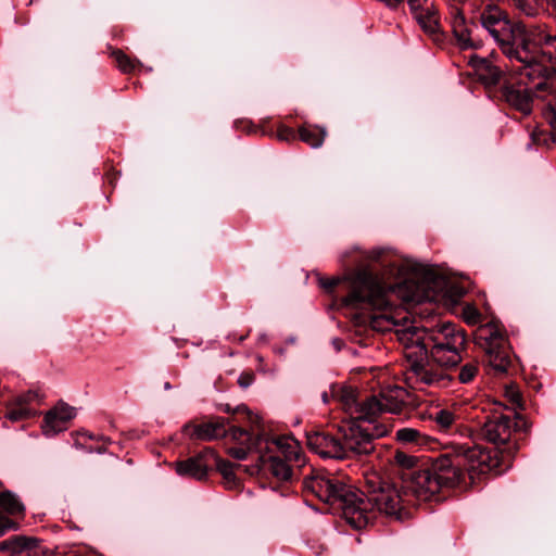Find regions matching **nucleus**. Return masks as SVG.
<instances>
[{
	"label": "nucleus",
	"instance_id": "nucleus-1",
	"mask_svg": "<svg viewBox=\"0 0 556 556\" xmlns=\"http://www.w3.org/2000/svg\"><path fill=\"white\" fill-rule=\"evenodd\" d=\"M391 466L395 483L376 471L367 472L361 493L324 469H312L303 480V491L341 511L356 529L369 522V506L401 521L410 519L417 510V458L397 450Z\"/></svg>",
	"mask_w": 556,
	"mask_h": 556
},
{
	"label": "nucleus",
	"instance_id": "nucleus-2",
	"mask_svg": "<svg viewBox=\"0 0 556 556\" xmlns=\"http://www.w3.org/2000/svg\"><path fill=\"white\" fill-rule=\"evenodd\" d=\"M481 26L490 34L502 53L520 67L510 72L502 88L506 103L529 115L535 96L553 87L551 74L556 70V36L541 26L513 22L497 5H485L479 16Z\"/></svg>",
	"mask_w": 556,
	"mask_h": 556
},
{
	"label": "nucleus",
	"instance_id": "nucleus-3",
	"mask_svg": "<svg viewBox=\"0 0 556 556\" xmlns=\"http://www.w3.org/2000/svg\"><path fill=\"white\" fill-rule=\"evenodd\" d=\"M526 430L527 421L520 414H493L483 422L480 435L494 450L462 444L456 447L454 458L447 454H419V502L430 501L442 488L460 485L467 473L484 475L508 468L518 450L516 435Z\"/></svg>",
	"mask_w": 556,
	"mask_h": 556
},
{
	"label": "nucleus",
	"instance_id": "nucleus-4",
	"mask_svg": "<svg viewBox=\"0 0 556 556\" xmlns=\"http://www.w3.org/2000/svg\"><path fill=\"white\" fill-rule=\"evenodd\" d=\"M466 288L450 279L438 266L419 263V356L421 351L435 366L419 363V382L443 388L450 377L443 367L455 366L466 346L465 330L443 320L438 303L453 307L466 295Z\"/></svg>",
	"mask_w": 556,
	"mask_h": 556
},
{
	"label": "nucleus",
	"instance_id": "nucleus-5",
	"mask_svg": "<svg viewBox=\"0 0 556 556\" xmlns=\"http://www.w3.org/2000/svg\"><path fill=\"white\" fill-rule=\"evenodd\" d=\"M387 281L374 274L368 267L348 271L342 277L320 279V286L327 292L340 287L348 291L341 301L345 306L367 304L372 309L387 311L390 306L389 294H395L403 302H412L417 295V263L393 262L388 271Z\"/></svg>",
	"mask_w": 556,
	"mask_h": 556
},
{
	"label": "nucleus",
	"instance_id": "nucleus-6",
	"mask_svg": "<svg viewBox=\"0 0 556 556\" xmlns=\"http://www.w3.org/2000/svg\"><path fill=\"white\" fill-rule=\"evenodd\" d=\"M390 432L389 426L367 428L354 424H344L340 437L324 431L306 433V443L311 451L323 458L343 459L354 455H368L374 448V440Z\"/></svg>",
	"mask_w": 556,
	"mask_h": 556
},
{
	"label": "nucleus",
	"instance_id": "nucleus-7",
	"mask_svg": "<svg viewBox=\"0 0 556 556\" xmlns=\"http://www.w3.org/2000/svg\"><path fill=\"white\" fill-rule=\"evenodd\" d=\"M265 447L267 452L258 456L261 466L279 481L292 480L295 469L306 463L299 442L291 437L267 440Z\"/></svg>",
	"mask_w": 556,
	"mask_h": 556
},
{
	"label": "nucleus",
	"instance_id": "nucleus-8",
	"mask_svg": "<svg viewBox=\"0 0 556 556\" xmlns=\"http://www.w3.org/2000/svg\"><path fill=\"white\" fill-rule=\"evenodd\" d=\"M408 366L404 372V382L406 388L399 386H388L380 390L376 396L379 410L375 414V424H380L378 418L382 413L397 414L402 412L407 403V399L413 396L412 392L417 383V357L412 353L407 355Z\"/></svg>",
	"mask_w": 556,
	"mask_h": 556
},
{
	"label": "nucleus",
	"instance_id": "nucleus-9",
	"mask_svg": "<svg viewBox=\"0 0 556 556\" xmlns=\"http://www.w3.org/2000/svg\"><path fill=\"white\" fill-rule=\"evenodd\" d=\"M233 413L244 415V418L252 427H257L260 424V417L252 414L244 405L238 406ZM227 437L238 444V446L228 447L227 453L229 456L239 460L245 459L252 451H256L261 455L263 452V444L266 445L267 441L263 434L255 432L253 428H251V430H247L236 426L228 429Z\"/></svg>",
	"mask_w": 556,
	"mask_h": 556
},
{
	"label": "nucleus",
	"instance_id": "nucleus-10",
	"mask_svg": "<svg viewBox=\"0 0 556 556\" xmlns=\"http://www.w3.org/2000/svg\"><path fill=\"white\" fill-rule=\"evenodd\" d=\"M344 412L350 416V420L345 424L356 422L358 426L367 428L368 425L388 426V424H375V414L379 410L376 396H368L363 401H358L357 391L352 387H342L336 393ZM391 428V426L389 425Z\"/></svg>",
	"mask_w": 556,
	"mask_h": 556
},
{
	"label": "nucleus",
	"instance_id": "nucleus-11",
	"mask_svg": "<svg viewBox=\"0 0 556 556\" xmlns=\"http://www.w3.org/2000/svg\"><path fill=\"white\" fill-rule=\"evenodd\" d=\"M429 0H419V28L426 39L437 47H442L446 41V34L441 24V16L433 3Z\"/></svg>",
	"mask_w": 556,
	"mask_h": 556
},
{
	"label": "nucleus",
	"instance_id": "nucleus-12",
	"mask_svg": "<svg viewBox=\"0 0 556 556\" xmlns=\"http://www.w3.org/2000/svg\"><path fill=\"white\" fill-rule=\"evenodd\" d=\"M459 409L456 407L444 408L440 405H429L419 402V420L429 421L431 427L440 432H447L457 426Z\"/></svg>",
	"mask_w": 556,
	"mask_h": 556
},
{
	"label": "nucleus",
	"instance_id": "nucleus-13",
	"mask_svg": "<svg viewBox=\"0 0 556 556\" xmlns=\"http://www.w3.org/2000/svg\"><path fill=\"white\" fill-rule=\"evenodd\" d=\"M211 459H215V451L211 447H205L192 457L176 462L175 470L181 477L203 480L206 478L211 467Z\"/></svg>",
	"mask_w": 556,
	"mask_h": 556
},
{
	"label": "nucleus",
	"instance_id": "nucleus-14",
	"mask_svg": "<svg viewBox=\"0 0 556 556\" xmlns=\"http://www.w3.org/2000/svg\"><path fill=\"white\" fill-rule=\"evenodd\" d=\"M469 64L470 66L476 71L479 79L486 86H495L502 81L501 89L504 85L505 77L513 71L520 67V63L518 65H513V67L507 71L506 73H503V71L493 64V62L486 58H481L478 55H471L469 58ZM502 99L506 102V100L503 97V92L501 91Z\"/></svg>",
	"mask_w": 556,
	"mask_h": 556
},
{
	"label": "nucleus",
	"instance_id": "nucleus-15",
	"mask_svg": "<svg viewBox=\"0 0 556 556\" xmlns=\"http://www.w3.org/2000/svg\"><path fill=\"white\" fill-rule=\"evenodd\" d=\"M226 426L227 420L225 418L215 417L206 422L187 424L182 431L191 440L212 441L228 435Z\"/></svg>",
	"mask_w": 556,
	"mask_h": 556
},
{
	"label": "nucleus",
	"instance_id": "nucleus-16",
	"mask_svg": "<svg viewBox=\"0 0 556 556\" xmlns=\"http://www.w3.org/2000/svg\"><path fill=\"white\" fill-rule=\"evenodd\" d=\"M75 417V408L60 403L50 409L43 419L46 434H54L66 429V424Z\"/></svg>",
	"mask_w": 556,
	"mask_h": 556
},
{
	"label": "nucleus",
	"instance_id": "nucleus-17",
	"mask_svg": "<svg viewBox=\"0 0 556 556\" xmlns=\"http://www.w3.org/2000/svg\"><path fill=\"white\" fill-rule=\"evenodd\" d=\"M475 338L477 344H479L484 351L498 349V346H504L508 343L502 328L495 321L481 325L477 329Z\"/></svg>",
	"mask_w": 556,
	"mask_h": 556
},
{
	"label": "nucleus",
	"instance_id": "nucleus-18",
	"mask_svg": "<svg viewBox=\"0 0 556 556\" xmlns=\"http://www.w3.org/2000/svg\"><path fill=\"white\" fill-rule=\"evenodd\" d=\"M2 548L9 549L10 556H49L43 553L38 540L25 536H15L2 542Z\"/></svg>",
	"mask_w": 556,
	"mask_h": 556
},
{
	"label": "nucleus",
	"instance_id": "nucleus-19",
	"mask_svg": "<svg viewBox=\"0 0 556 556\" xmlns=\"http://www.w3.org/2000/svg\"><path fill=\"white\" fill-rule=\"evenodd\" d=\"M451 27L452 31L463 48L471 47L470 33L466 25V18L458 5L451 7Z\"/></svg>",
	"mask_w": 556,
	"mask_h": 556
},
{
	"label": "nucleus",
	"instance_id": "nucleus-20",
	"mask_svg": "<svg viewBox=\"0 0 556 556\" xmlns=\"http://www.w3.org/2000/svg\"><path fill=\"white\" fill-rule=\"evenodd\" d=\"M485 352V363L495 374H505L511 363L508 343L498 349H491Z\"/></svg>",
	"mask_w": 556,
	"mask_h": 556
},
{
	"label": "nucleus",
	"instance_id": "nucleus-21",
	"mask_svg": "<svg viewBox=\"0 0 556 556\" xmlns=\"http://www.w3.org/2000/svg\"><path fill=\"white\" fill-rule=\"evenodd\" d=\"M298 134L301 141L314 149H317L323 146L327 136V130L325 127L304 123L299 127Z\"/></svg>",
	"mask_w": 556,
	"mask_h": 556
},
{
	"label": "nucleus",
	"instance_id": "nucleus-22",
	"mask_svg": "<svg viewBox=\"0 0 556 556\" xmlns=\"http://www.w3.org/2000/svg\"><path fill=\"white\" fill-rule=\"evenodd\" d=\"M35 397V394L18 396L15 402L7 408L5 417L12 421H20L29 418L33 415V409L29 407V401Z\"/></svg>",
	"mask_w": 556,
	"mask_h": 556
},
{
	"label": "nucleus",
	"instance_id": "nucleus-23",
	"mask_svg": "<svg viewBox=\"0 0 556 556\" xmlns=\"http://www.w3.org/2000/svg\"><path fill=\"white\" fill-rule=\"evenodd\" d=\"M551 81L553 83V87H548L543 92L544 96H535L534 99L536 98L546 101L544 117L551 125L552 129L556 131V70L551 74Z\"/></svg>",
	"mask_w": 556,
	"mask_h": 556
},
{
	"label": "nucleus",
	"instance_id": "nucleus-24",
	"mask_svg": "<svg viewBox=\"0 0 556 556\" xmlns=\"http://www.w3.org/2000/svg\"><path fill=\"white\" fill-rule=\"evenodd\" d=\"M0 507L10 515H20L24 511V505L11 491L0 493Z\"/></svg>",
	"mask_w": 556,
	"mask_h": 556
},
{
	"label": "nucleus",
	"instance_id": "nucleus-25",
	"mask_svg": "<svg viewBox=\"0 0 556 556\" xmlns=\"http://www.w3.org/2000/svg\"><path fill=\"white\" fill-rule=\"evenodd\" d=\"M111 56L114 59L117 68L124 74L132 73L140 62L136 59H131L124 51L115 49L111 52Z\"/></svg>",
	"mask_w": 556,
	"mask_h": 556
},
{
	"label": "nucleus",
	"instance_id": "nucleus-26",
	"mask_svg": "<svg viewBox=\"0 0 556 556\" xmlns=\"http://www.w3.org/2000/svg\"><path fill=\"white\" fill-rule=\"evenodd\" d=\"M213 465L216 466L217 470L222 473L227 483L235 484L236 475L235 465L232 463L222 459L215 454V459H211V467Z\"/></svg>",
	"mask_w": 556,
	"mask_h": 556
},
{
	"label": "nucleus",
	"instance_id": "nucleus-27",
	"mask_svg": "<svg viewBox=\"0 0 556 556\" xmlns=\"http://www.w3.org/2000/svg\"><path fill=\"white\" fill-rule=\"evenodd\" d=\"M460 317L468 326L479 325L483 320V316L478 307L469 302L464 303L462 306Z\"/></svg>",
	"mask_w": 556,
	"mask_h": 556
},
{
	"label": "nucleus",
	"instance_id": "nucleus-28",
	"mask_svg": "<svg viewBox=\"0 0 556 556\" xmlns=\"http://www.w3.org/2000/svg\"><path fill=\"white\" fill-rule=\"evenodd\" d=\"M504 396H505L506 401L511 406V410H513L511 415L517 413V409L523 408L522 395L517 386H514V384L506 386L505 390H504Z\"/></svg>",
	"mask_w": 556,
	"mask_h": 556
},
{
	"label": "nucleus",
	"instance_id": "nucleus-29",
	"mask_svg": "<svg viewBox=\"0 0 556 556\" xmlns=\"http://www.w3.org/2000/svg\"><path fill=\"white\" fill-rule=\"evenodd\" d=\"M517 10L527 16L536 15L542 9V0H513Z\"/></svg>",
	"mask_w": 556,
	"mask_h": 556
},
{
	"label": "nucleus",
	"instance_id": "nucleus-30",
	"mask_svg": "<svg viewBox=\"0 0 556 556\" xmlns=\"http://www.w3.org/2000/svg\"><path fill=\"white\" fill-rule=\"evenodd\" d=\"M399 341L406 348H414L417 344V328L409 326L397 331Z\"/></svg>",
	"mask_w": 556,
	"mask_h": 556
},
{
	"label": "nucleus",
	"instance_id": "nucleus-31",
	"mask_svg": "<svg viewBox=\"0 0 556 556\" xmlns=\"http://www.w3.org/2000/svg\"><path fill=\"white\" fill-rule=\"evenodd\" d=\"M478 370H479V367H478L477 363H475V362L466 363L459 369L458 380L462 383H469L475 379V377L478 374Z\"/></svg>",
	"mask_w": 556,
	"mask_h": 556
},
{
	"label": "nucleus",
	"instance_id": "nucleus-32",
	"mask_svg": "<svg viewBox=\"0 0 556 556\" xmlns=\"http://www.w3.org/2000/svg\"><path fill=\"white\" fill-rule=\"evenodd\" d=\"M275 136L278 140L287 142L294 141L296 139V132L294 129L283 124L278 125Z\"/></svg>",
	"mask_w": 556,
	"mask_h": 556
},
{
	"label": "nucleus",
	"instance_id": "nucleus-33",
	"mask_svg": "<svg viewBox=\"0 0 556 556\" xmlns=\"http://www.w3.org/2000/svg\"><path fill=\"white\" fill-rule=\"evenodd\" d=\"M418 445H419V453H420L421 451H437L440 446V443L435 439H432L428 435H421L419 433Z\"/></svg>",
	"mask_w": 556,
	"mask_h": 556
},
{
	"label": "nucleus",
	"instance_id": "nucleus-34",
	"mask_svg": "<svg viewBox=\"0 0 556 556\" xmlns=\"http://www.w3.org/2000/svg\"><path fill=\"white\" fill-rule=\"evenodd\" d=\"M396 439L401 442H414L417 440V430L412 428H403L397 430Z\"/></svg>",
	"mask_w": 556,
	"mask_h": 556
},
{
	"label": "nucleus",
	"instance_id": "nucleus-35",
	"mask_svg": "<svg viewBox=\"0 0 556 556\" xmlns=\"http://www.w3.org/2000/svg\"><path fill=\"white\" fill-rule=\"evenodd\" d=\"M254 380V376L249 372H243L238 379V383L242 388H248Z\"/></svg>",
	"mask_w": 556,
	"mask_h": 556
},
{
	"label": "nucleus",
	"instance_id": "nucleus-36",
	"mask_svg": "<svg viewBox=\"0 0 556 556\" xmlns=\"http://www.w3.org/2000/svg\"><path fill=\"white\" fill-rule=\"evenodd\" d=\"M408 5L414 18H417V0H408Z\"/></svg>",
	"mask_w": 556,
	"mask_h": 556
},
{
	"label": "nucleus",
	"instance_id": "nucleus-37",
	"mask_svg": "<svg viewBox=\"0 0 556 556\" xmlns=\"http://www.w3.org/2000/svg\"><path fill=\"white\" fill-rule=\"evenodd\" d=\"M7 529V519L0 514V536L4 534Z\"/></svg>",
	"mask_w": 556,
	"mask_h": 556
},
{
	"label": "nucleus",
	"instance_id": "nucleus-38",
	"mask_svg": "<svg viewBox=\"0 0 556 556\" xmlns=\"http://www.w3.org/2000/svg\"><path fill=\"white\" fill-rule=\"evenodd\" d=\"M548 9L556 15V0H547Z\"/></svg>",
	"mask_w": 556,
	"mask_h": 556
},
{
	"label": "nucleus",
	"instance_id": "nucleus-39",
	"mask_svg": "<svg viewBox=\"0 0 556 556\" xmlns=\"http://www.w3.org/2000/svg\"><path fill=\"white\" fill-rule=\"evenodd\" d=\"M97 440L102 441V442H103V445H108V444H110V443H111V439H110V438H108V437H103V435H101V437H97Z\"/></svg>",
	"mask_w": 556,
	"mask_h": 556
},
{
	"label": "nucleus",
	"instance_id": "nucleus-40",
	"mask_svg": "<svg viewBox=\"0 0 556 556\" xmlns=\"http://www.w3.org/2000/svg\"><path fill=\"white\" fill-rule=\"evenodd\" d=\"M85 437H88L90 440H97V437L93 434L85 433Z\"/></svg>",
	"mask_w": 556,
	"mask_h": 556
},
{
	"label": "nucleus",
	"instance_id": "nucleus-41",
	"mask_svg": "<svg viewBox=\"0 0 556 556\" xmlns=\"http://www.w3.org/2000/svg\"><path fill=\"white\" fill-rule=\"evenodd\" d=\"M97 451H98L99 453H102V452H104V451H105V447H99Z\"/></svg>",
	"mask_w": 556,
	"mask_h": 556
},
{
	"label": "nucleus",
	"instance_id": "nucleus-42",
	"mask_svg": "<svg viewBox=\"0 0 556 556\" xmlns=\"http://www.w3.org/2000/svg\"><path fill=\"white\" fill-rule=\"evenodd\" d=\"M225 412L230 413V407H229V405H226Z\"/></svg>",
	"mask_w": 556,
	"mask_h": 556
},
{
	"label": "nucleus",
	"instance_id": "nucleus-43",
	"mask_svg": "<svg viewBox=\"0 0 556 556\" xmlns=\"http://www.w3.org/2000/svg\"><path fill=\"white\" fill-rule=\"evenodd\" d=\"M244 338H245V336H241V337L239 338V340H240V341H242V340H244Z\"/></svg>",
	"mask_w": 556,
	"mask_h": 556
}]
</instances>
